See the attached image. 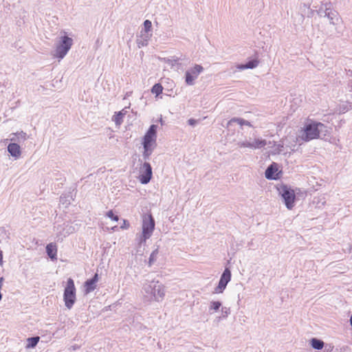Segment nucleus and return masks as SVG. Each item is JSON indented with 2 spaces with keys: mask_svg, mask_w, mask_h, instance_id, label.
I'll return each mask as SVG.
<instances>
[{
  "mask_svg": "<svg viewBox=\"0 0 352 352\" xmlns=\"http://www.w3.org/2000/svg\"><path fill=\"white\" fill-rule=\"evenodd\" d=\"M157 126L152 124L143 138L144 156L148 157L156 146Z\"/></svg>",
  "mask_w": 352,
  "mask_h": 352,
  "instance_id": "nucleus-1",
  "label": "nucleus"
},
{
  "mask_svg": "<svg viewBox=\"0 0 352 352\" xmlns=\"http://www.w3.org/2000/svg\"><path fill=\"white\" fill-rule=\"evenodd\" d=\"M325 127L321 122H312L307 124L302 129L301 139L305 142L318 139L320 137V131L322 128Z\"/></svg>",
  "mask_w": 352,
  "mask_h": 352,
  "instance_id": "nucleus-2",
  "label": "nucleus"
},
{
  "mask_svg": "<svg viewBox=\"0 0 352 352\" xmlns=\"http://www.w3.org/2000/svg\"><path fill=\"white\" fill-rule=\"evenodd\" d=\"M76 291L73 279L71 278H68L63 295L65 306L68 309H71L76 302Z\"/></svg>",
  "mask_w": 352,
  "mask_h": 352,
  "instance_id": "nucleus-3",
  "label": "nucleus"
},
{
  "mask_svg": "<svg viewBox=\"0 0 352 352\" xmlns=\"http://www.w3.org/2000/svg\"><path fill=\"white\" fill-rule=\"evenodd\" d=\"M278 190L283 199L287 209L292 210L294 206L296 200V195L294 190L286 185L280 186L278 188Z\"/></svg>",
  "mask_w": 352,
  "mask_h": 352,
  "instance_id": "nucleus-4",
  "label": "nucleus"
},
{
  "mask_svg": "<svg viewBox=\"0 0 352 352\" xmlns=\"http://www.w3.org/2000/svg\"><path fill=\"white\" fill-rule=\"evenodd\" d=\"M155 228V221L151 214H145L142 217V241L145 242L149 239Z\"/></svg>",
  "mask_w": 352,
  "mask_h": 352,
  "instance_id": "nucleus-5",
  "label": "nucleus"
},
{
  "mask_svg": "<svg viewBox=\"0 0 352 352\" xmlns=\"http://www.w3.org/2000/svg\"><path fill=\"white\" fill-rule=\"evenodd\" d=\"M72 43L73 41L71 38L67 36H63L61 43L56 47L55 56L59 58H63L71 48Z\"/></svg>",
  "mask_w": 352,
  "mask_h": 352,
  "instance_id": "nucleus-6",
  "label": "nucleus"
},
{
  "mask_svg": "<svg viewBox=\"0 0 352 352\" xmlns=\"http://www.w3.org/2000/svg\"><path fill=\"white\" fill-rule=\"evenodd\" d=\"M152 177V168L149 163L144 162L140 169L139 180L143 184H148Z\"/></svg>",
  "mask_w": 352,
  "mask_h": 352,
  "instance_id": "nucleus-7",
  "label": "nucleus"
},
{
  "mask_svg": "<svg viewBox=\"0 0 352 352\" xmlns=\"http://www.w3.org/2000/svg\"><path fill=\"white\" fill-rule=\"evenodd\" d=\"M204 68L199 65H195L192 69L186 72V82L191 85H193L194 80L203 72Z\"/></svg>",
  "mask_w": 352,
  "mask_h": 352,
  "instance_id": "nucleus-8",
  "label": "nucleus"
},
{
  "mask_svg": "<svg viewBox=\"0 0 352 352\" xmlns=\"http://www.w3.org/2000/svg\"><path fill=\"white\" fill-rule=\"evenodd\" d=\"M231 279V272L229 269L226 268L223 272L218 287L215 289L216 293H222L225 289L227 284Z\"/></svg>",
  "mask_w": 352,
  "mask_h": 352,
  "instance_id": "nucleus-9",
  "label": "nucleus"
},
{
  "mask_svg": "<svg viewBox=\"0 0 352 352\" xmlns=\"http://www.w3.org/2000/svg\"><path fill=\"white\" fill-rule=\"evenodd\" d=\"M281 173V171H278V166L276 163H272L265 171V177L269 179H278Z\"/></svg>",
  "mask_w": 352,
  "mask_h": 352,
  "instance_id": "nucleus-10",
  "label": "nucleus"
},
{
  "mask_svg": "<svg viewBox=\"0 0 352 352\" xmlns=\"http://www.w3.org/2000/svg\"><path fill=\"white\" fill-rule=\"evenodd\" d=\"M98 281V274H95L94 277L87 280L84 285L86 294H89L94 291L96 287V283Z\"/></svg>",
  "mask_w": 352,
  "mask_h": 352,
  "instance_id": "nucleus-11",
  "label": "nucleus"
},
{
  "mask_svg": "<svg viewBox=\"0 0 352 352\" xmlns=\"http://www.w3.org/2000/svg\"><path fill=\"white\" fill-rule=\"evenodd\" d=\"M8 151L15 158H19L21 155V147L16 143H10L8 146Z\"/></svg>",
  "mask_w": 352,
  "mask_h": 352,
  "instance_id": "nucleus-12",
  "label": "nucleus"
},
{
  "mask_svg": "<svg viewBox=\"0 0 352 352\" xmlns=\"http://www.w3.org/2000/svg\"><path fill=\"white\" fill-rule=\"evenodd\" d=\"M46 252L52 260L57 259V246L54 243H50L46 246Z\"/></svg>",
  "mask_w": 352,
  "mask_h": 352,
  "instance_id": "nucleus-13",
  "label": "nucleus"
},
{
  "mask_svg": "<svg viewBox=\"0 0 352 352\" xmlns=\"http://www.w3.org/2000/svg\"><path fill=\"white\" fill-rule=\"evenodd\" d=\"M164 289L162 285H158L155 286L153 295L155 298H162L164 296Z\"/></svg>",
  "mask_w": 352,
  "mask_h": 352,
  "instance_id": "nucleus-14",
  "label": "nucleus"
},
{
  "mask_svg": "<svg viewBox=\"0 0 352 352\" xmlns=\"http://www.w3.org/2000/svg\"><path fill=\"white\" fill-rule=\"evenodd\" d=\"M258 65V60H252L249 61L245 65H240L238 66V68L240 69H253L257 67Z\"/></svg>",
  "mask_w": 352,
  "mask_h": 352,
  "instance_id": "nucleus-15",
  "label": "nucleus"
},
{
  "mask_svg": "<svg viewBox=\"0 0 352 352\" xmlns=\"http://www.w3.org/2000/svg\"><path fill=\"white\" fill-rule=\"evenodd\" d=\"M124 114L125 113L123 112V110L116 113L113 117V120L115 122L116 125H120L122 123Z\"/></svg>",
  "mask_w": 352,
  "mask_h": 352,
  "instance_id": "nucleus-16",
  "label": "nucleus"
},
{
  "mask_svg": "<svg viewBox=\"0 0 352 352\" xmlns=\"http://www.w3.org/2000/svg\"><path fill=\"white\" fill-rule=\"evenodd\" d=\"M311 345L315 349H322L324 346V342L316 338H312L311 340Z\"/></svg>",
  "mask_w": 352,
  "mask_h": 352,
  "instance_id": "nucleus-17",
  "label": "nucleus"
},
{
  "mask_svg": "<svg viewBox=\"0 0 352 352\" xmlns=\"http://www.w3.org/2000/svg\"><path fill=\"white\" fill-rule=\"evenodd\" d=\"M232 122H236V123L240 124L241 126H243V125H247L249 126H252L249 122L245 121V120H243L242 118H234L228 122V124H230Z\"/></svg>",
  "mask_w": 352,
  "mask_h": 352,
  "instance_id": "nucleus-18",
  "label": "nucleus"
},
{
  "mask_svg": "<svg viewBox=\"0 0 352 352\" xmlns=\"http://www.w3.org/2000/svg\"><path fill=\"white\" fill-rule=\"evenodd\" d=\"M162 91H163V87L160 83H157V84L154 85L151 89L152 94H155L156 96L161 94L162 93Z\"/></svg>",
  "mask_w": 352,
  "mask_h": 352,
  "instance_id": "nucleus-19",
  "label": "nucleus"
},
{
  "mask_svg": "<svg viewBox=\"0 0 352 352\" xmlns=\"http://www.w3.org/2000/svg\"><path fill=\"white\" fill-rule=\"evenodd\" d=\"M39 337H33L28 339V347L34 348L38 344L39 341Z\"/></svg>",
  "mask_w": 352,
  "mask_h": 352,
  "instance_id": "nucleus-20",
  "label": "nucleus"
},
{
  "mask_svg": "<svg viewBox=\"0 0 352 352\" xmlns=\"http://www.w3.org/2000/svg\"><path fill=\"white\" fill-rule=\"evenodd\" d=\"M254 149L259 148L266 145V141L265 140L256 139L253 142Z\"/></svg>",
  "mask_w": 352,
  "mask_h": 352,
  "instance_id": "nucleus-21",
  "label": "nucleus"
},
{
  "mask_svg": "<svg viewBox=\"0 0 352 352\" xmlns=\"http://www.w3.org/2000/svg\"><path fill=\"white\" fill-rule=\"evenodd\" d=\"M107 217L111 219L113 221H118L119 220V217L117 214H115L113 210H109L106 214Z\"/></svg>",
  "mask_w": 352,
  "mask_h": 352,
  "instance_id": "nucleus-22",
  "label": "nucleus"
},
{
  "mask_svg": "<svg viewBox=\"0 0 352 352\" xmlns=\"http://www.w3.org/2000/svg\"><path fill=\"white\" fill-rule=\"evenodd\" d=\"M221 303L219 301H212L211 302V304H210V309L214 310V311H217L219 307H221Z\"/></svg>",
  "mask_w": 352,
  "mask_h": 352,
  "instance_id": "nucleus-23",
  "label": "nucleus"
},
{
  "mask_svg": "<svg viewBox=\"0 0 352 352\" xmlns=\"http://www.w3.org/2000/svg\"><path fill=\"white\" fill-rule=\"evenodd\" d=\"M144 30L146 32L151 31V27H152V23H151V21H149V20H146L144 22Z\"/></svg>",
  "mask_w": 352,
  "mask_h": 352,
  "instance_id": "nucleus-24",
  "label": "nucleus"
},
{
  "mask_svg": "<svg viewBox=\"0 0 352 352\" xmlns=\"http://www.w3.org/2000/svg\"><path fill=\"white\" fill-rule=\"evenodd\" d=\"M241 147H247V148H251L254 149V146L252 144V142H245L241 144Z\"/></svg>",
  "mask_w": 352,
  "mask_h": 352,
  "instance_id": "nucleus-25",
  "label": "nucleus"
},
{
  "mask_svg": "<svg viewBox=\"0 0 352 352\" xmlns=\"http://www.w3.org/2000/svg\"><path fill=\"white\" fill-rule=\"evenodd\" d=\"M129 226H130V224L128 222V221L124 219L123 220V223L120 226V228L122 229V230H126V229H128L129 228Z\"/></svg>",
  "mask_w": 352,
  "mask_h": 352,
  "instance_id": "nucleus-26",
  "label": "nucleus"
},
{
  "mask_svg": "<svg viewBox=\"0 0 352 352\" xmlns=\"http://www.w3.org/2000/svg\"><path fill=\"white\" fill-rule=\"evenodd\" d=\"M157 255V251H155L153 252L151 254V256H150V258H149V264L151 265V263L155 260V257Z\"/></svg>",
  "mask_w": 352,
  "mask_h": 352,
  "instance_id": "nucleus-27",
  "label": "nucleus"
},
{
  "mask_svg": "<svg viewBox=\"0 0 352 352\" xmlns=\"http://www.w3.org/2000/svg\"><path fill=\"white\" fill-rule=\"evenodd\" d=\"M194 122H195V120H189V123H190V124H194Z\"/></svg>",
  "mask_w": 352,
  "mask_h": 352,
  "instance_id": "nucleus-28",
  "label": "nucleus"
},
{
  "mask_svg": "<svg viewBox=\"0 0 352 352\" xmlns=\"http://www.w3.org/2000/svg\"><path fill=\"white\" fill-rule=\"evenodd\" d=\"M2 258V254L0 253V260Z\"/></svg>",
  "mask_w": 352,
  "mask_h": 352,
  "instance_id": "nucleus-29",
  "label": "nucleus"
}]
</instances>
